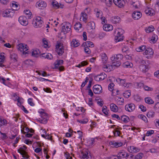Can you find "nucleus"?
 Instances as JSON below:
<instances>
[{
  "label": "nucleus",
  "instance_id": "obj_1",
  "mask_svg": "<svg viewBox=\"0 0 159 159\" xmlns=\"http://www.w3.org/2000/svg\"><path fill=\"white\" fill-rule=\"evenodd\" d=\"M33 25L35 28H40L43 25V21L41 17H35L33 21Z\"/></svg>",
  "mask_w": 159,
  "mask_h": 159
},
{
  "label": "nucleus",
  "instance_id": "obj_2",
  "mask_svg": "<svg viewBox=\"0 0 159 159\" xmlns=\"http://www.w3.org/2000/svg\"><path fill=\"white\" fill-rule=\"evenodd\" d=\"M17 49L22 52L23 54H28L29 52L28 51V47L27 45L23 43H20L17 46Z\"/></svg>",
  "mask_w": 159,
  "mask_h": 159
},
{
  "label": "nucleus",
  "instance_id": "obj_3",
  "mask_svg": "<svg viewBox=\"0 0 159 159\" xmlns=\"http://www.w3.org/2000/svg\"><path fill=\"white\" fill-rule=\"evenodd\" d=\"M82 158L84 159H90L91 158V153L87 148H84L81 151Z\"/></svg>",
  "mask_w": 159,
  "mask_h": 159
},
{
  "label": "nucleus",
  "instance_id": "obj_4",
  "mask_svg": "<svg viewBox=\"0 0 159 159\" xmlns=\"http://www.w3.org/2000/svg\"><path fill=\"white\" fill-rule=\"evenodd\" d=\"M56 48L57 53L59 56L62 55L64 53V48L62 44L60 42L57 41L56 46Z\"/></svg>",
  "mask_w": 159,
  "mask_h": 159
},
{
  "label": "nucleus",
  "instance_id": "obj_5",
  "mask_svg": "<svg viewBox=\"0 0 159 159\" xmlns=\"http://www.w3.org/2000/svg\"><path fill=\"white\" fill-rule=\"evenodd\" d=\"M27 147L25 145H24L22 147L20 148L17 151L18 152L20 153L24 158H29V156L27 154V152L25 150H26Z\"/></svg>",
  "mask_w": 159,
  "mask_h": 159
},
{
  "label": "nucleus",
  "instance_id": "obj_6",
  "mask_svg": "<svg viewBox=\"0 0 159 159\" xmlns=\"http://www.w3.org/2000/svg\"><path fill=\"white\" fill-rule=\"evenodd\" d=\"M14 14V11L12 9H7L4 11L2 13L3 17H12Z\"/></svg>",
  "mask_w": 159,
  "mask_h": 159
},
{
  "label": "nucleus",
  "instance_id": "obj_7",
  "mask_svg": "<svg viewBox=\"0 0 159 159\" xmlns=\"http://www.w3.org/2000/svg\"><path fill=\"white\" fill-rule=\"evenodd\" d=\"M63 61L62 60H57L54 63L55 68L58 69L60 71L64 70V67L61 66L63 63Z\"/></svg>",
  "mask_w": 159,
  "mask_h": 159
},
{
  "label": "nucleus",
  "instance_id": "obj_8",
  "mask_svg": "<svg viewBox=\"0 0 159 159\" xmlns=\"http://www.w3.org/2000/svg\"><path fill=\"white\" fill-rule=\"evenodd\" d=\"M71 27V24L69 22L66 23V25L62 26L61 32L65 34L70 30Z\"/></svg>",
  "mask_w": 159,
  "mask_h": 159
},
{
  "label": "nucleus",
  "instance_id": "obj_9",
  "mask_svg": "<svg viewBox=\"0 0 159 159\" xmlns=\"http://www.w3.org/2000/svg\"><path fill=\"white\" fill-rule=\"evenodd\" d=\"M153 51L152 49L149 47H146V49H145L144 54L145 55H149L147 57L148 59L152 58L153 54Z\"/></svg>",
  "mask_w": 159,
  "mask_h": 159
},
{
  "label": "nucleus",
  "instance_id": "obj_10",
  "mask_svg": "<svg viewBox=\"0 0 159 159\" xmlns=\"http://www.w3.org/2000/svg\"><path fill=\"white\" fill-rule=\"evenodd\" d=\"M18 21L21 25L24 26H26L28 24L27 18L23 16H21L19 18Z\"/></svg>",
  "mask_w": 159,
  "mask_h": 159
},
{
  "label": "nucleus",
  "instance_id": "obj_11",
  "mask_svg": "<svg viewBox=\"0 0 159 159\" xmlns=\"http://www.w3.org/2000/svg\"><path fill=\"white\" fill-rule=\"evenodd\" d=\"M93 91L95 94H99L102 92V88L100 85H95L93 87Z\"/></svg>",
  "mask_w": 159,
  "mask_h": 159
},
{
  "label": "nucleus",
  "instance_id": "obj_12",
  "mask_svg": "<svg viewBox=\"0 0 159 159\" xmlns=\"http://www.w3.org/2000/svg\"><path fill=\"white\" fill-rule=\"evenodd\" d=\"M135 107V105L132 103L126 104L125 106V110L129 112L133 111L134 110Z\"/></svg>",
  "mask_w": 159,
  "mask_h": 159
},
{
  "label": "nucleus",
  "instance_id": "obj_13",
  "mask_svg": "<svg viewBox=\"0 0 159 159\" xmlns=\"http://www.w3.org/2000/svg\"><path fill=\"white\" fill-rule=\"evenodd\" d=\"M47 6L46 3L43 1L40 0L37 2L36 4V7H38L40 9H43Z\"/></svg>",
  "mask_w": 159,
  "mask_h": 159
},
{
  "label": "nucleus",
  "instance_id": "obj_14",
  "mask_svg": "<svg viewBox=\"0 0 159 159\" xmlns=\"http://www.w3.org/2000/svg\"><path fill=\"white\" fill-rule=\"evenodd\" d=\"M142 14L141 12L138 11H134L132 13V18L135 20H138L142 16Z\"/></svg>",
  "mask_w": 159,
  "mask_h": 159
},
{
  "label": "nucleus",
  "instance_id": "obj_15",
  "mask_svg": "<svg viewBox=\"0 0 159 159\" xmlns=\"http://www.w3.org/2000/svg\"><path fill=\"white\" fill-rule=\"evenodd\" d=\"M106 76L104 73H102L95 76L94 79L96 81H101L104 80L106 77Z\"/></svg>",
  "mask_w": 159,
  "mask_h": 159
},
{
  "label": "nucleus",
  "instance_id": "obj_16",
  "mask_svg": "<svg viewBox=\"0 0 159 159\" xmlns=\"http://www.w3.org/2000/svg\"><path fill=\"white\" fill-rule=\"evenodd\" d=\"M128 151L130 153H133L139 152V149L134 146H130L128 147Z\"/></svg>",
  "mask_w": 159,
  "mask_h": 159
},
{
  "label": "nucleus",
  "instance_id": "obj_17",
  "mask_svg": "<svg viewBox=\"0 0 159 159\" xmlns=\"http://www.w3.org/2000/svg\"><path fill=\"white\" fill-rule=\"evenodd\" d=\"M117 156L118 159H122V158H125V159H126V158L129 155L127 153L124 152H119Z\"/></svg>",
  "mask_w": 159,
  "mask_h": 159
},
{
  "label": "nucleus",
  "instance_id": "obj_18",
  "mask_svg": "<svg viewBox=\"0 0 159 159\" xmlns=\"http://www.w3.org/2000/svg\"><path fill=\"white\" fill-rule=\"evenodd\" d=\"M145 12L148 16H152L155 14V11L152 9L147 7L145 10Z\"/></svg>",
  "mask_w": 159,
  "mask_h": 159
},
{
  "label": "nucleus",
  "instance_id": "obj_19",
  "mask_svg": "<svg viewBox=\"0 0 159 159\" xmlns=\"http://www.w3.org/2000/svg\"><path fill=\"white\" fill-rule=\"evenodd\" d=\"M52 4L53 7L55 9H58L59 8H62L63 7V5L59 3L56 1L53 0Z\"/></svg>",
  "mask_w": 159,
  "mask_h": 159
},
{
  "label": "nucleus",
  "instance_id": "obj_20",
  "mask_svg": "<svg viewBox=\"0 0 159 159\" xmlns=\"http://www.w3.org/2000/svg\"><path fill=\"white\" fill-rule=\"evenodd\" d=\"M116 81L118 83H120V84L125 87L127 88L129 86V84L125 83V80H123L120 78H118L116 80Z\"/></svg>",
  "mask_w": 159,
  "mask_h": 159
},
{
  "label": "nucleus",
  "instance_id": "obj_21",
  "mask_svg": "<svg viewBox=\"0 0 159 159\" xmlns=\"http://www.w3.org/2000/svg\"><path fill=\"white\" fill-rule=\"evenodd\" d=\"M115 4L119 7H122L124 6V2L123 0H113Z\"/></svg>",
  "mask_w": 159,
  "mask_h": 159
},
{
  "label": "nucleus",
  "instance_id": "obj_22",
  "mask_svg": "<svg viewBox=\"0 0 159 159\" xmlns=\"http://www.w3.org/2000/svg\"><path fill=\"white\" fill-rule=\"evenodd\" d=\"M109 144L110 145H112L113 147L116 148L121 146L123 145V143L121 142H116L115 141H110Z\"/></svg>",
  "mask_w": 159,
  "mask_h": 159
},
{
  "label": "nucleus",
  "instance_id": "obj_23",
  "mask_svg": "<svg viewBox=\"0 0 159 159\" xmlns=\"http://www.w3.org/2000/svg\"><path fill=\"white\" fill-rule=\"evenodd\" d=\"M104 30L107 31H109L112 30L113 29V26L110 24L104 25L103 27Z\"/></svg>",
  "mask_w": 159,
  "mask_h": 159
},
{
  "label": "nucleus",
  "instance_id": "obj_24",
  "mask_svg": "<svg viewBox=\"0 0 159 159\" xmlns=\"http://www.w3.org/2000/svg\"><path fill=\"white\" fill-rule=\"evenodd\" d=\"M123 57V55L121 54H118L116 55L115 56L114 55L111 57V60H118L117 61H120V60H121Z\"/></svg>",
  "mask_w": 159,
  "mask_h": 159
},
{
  "label": "nucleus",
  "instance_id": "obj_25",
  "mask_svg": "<svg viewBox=\"0 0 159 159\" xmlns=\"http://www.w3.org/2000/svg\"><path fill=\"white\" fill-rule=\"evenodd\" d=\"M80 43L78 40L76 39H73L71 42V46L73 47H76L80 45Z\"/></svg>",
  "mask_w": 159,
  "mask_h": 159
},
{
  "label": "nucleus",
  "instance_id": "obj_26",
  "mask_svg": "<svg viewBox=\"0 0 159 159\" xmlns=\"http://www.w3.org/2000/svg\"><path fill=\"white\" fill-rule=\"evenodd\" d=\"M7 122V121L5 119L0 116V127L6 126Z\"/></svg>",
  "mask_w": 159,
  "mask_h": 159
},
{
  "label": "nucleus",
  "instance_id": "obj_27",
  "mask_svg": "<svg viewBox=\"0 0 159 159\" xmlns=\"http://www.w3.org/2000/svg\"><path fill=\"white\" fill-rule=\"evenodd\" d=\"M115 100L117 103L120 105H122L124 102L123 98L117 96L116 97Z\"/></svg>",
  "mask_w": 159,
  "mask_h": 159
},
{
  "label": "nucleus",
  "instance_id": "obj_28",
  "mask_svg": "<svg viewBox=\"0 0 159 159\" xmlns=\"http://www.w3.org/2000/svg\"><path fill=\"white\" fill-rule=\"evenodd\" d=\"M120 19L118 16H114L111 18L110 20L112 23L115 24L119 22Z\"/></svg>",
  "mask_w": 159,
  "mask_h": 159
},
{
  "label": "nucleus",
  "instance_id": "obj_29",
  "mask_svg": "<svg viewBox=\"0 0 159 159\" xmlns=\"http://www.w3.org/2000/svg\"><path fill=\"white\" fill-rule=\"evenodd\" d=\"M111 110L115 112L118 111V107L114 103H111L110 105Z\"/></svg>",
  "mask_w": 159,
  "mask_h": 159
},
{
  "label": "nucleus",
  "instance_id": "obj_30",
  "mask_svg": "<svg viewBox=\"0 0 159 159\" xmlns=\"http://www.w3.org/2000/svg\"><path fill=\"white\" fill-rule=\"evenodd\" d=\"M103 70L106 72H110L113 69L111 65H104L103 66Z\"/></svg>",
  "mask_w": 159,
  "mask_h": 159
},
{
  "label": "nucleus",
  "instance_id": "obj_31",
  "mask_svg": "<svg viewBox=\"0 0 159 159\" xmlns=\"http://www.w3.org/2000/svg\"><path fill=\"white\" fill-rule=\"evenodd\" d=\"M87 18L88 16L86 13L85 12H82L81 13V17L80 19V20L86 22Z\"/></svg>",
  "mask_w": 159,
  "mask_h": 159
},
{
  "label": "nucleus",
  "instance_id": "obj_32",
  "mask_svg": "<svg viewBox=\"0 0 159 159\" xmlns=\"http://www.w3.org/2000/svg\"><path fill=\"white\" fill-rule=\"evenodd\" d=\"M40 52L38 49L33 50L31 52L32 55L35 57H37L39 56Z\"/></svg>",
  "mask_w": 159,
  "mask_h": 159
},
{
  "label": "nucleus",
  "instance_id": "obj_33",
  "mask_svg": "<svg viewBox=\"0 0 159 159\" xmlns=\"http://www.w3.org/2000/svg\"><path fill=\"white\" fill-rule=\"evenodd\" d=\"M101 59L102 62L104 63H106L107 61V57L105 53L101 54Z\"/></svg>",
  "mask_w": 159,
  "mask_h": 159
},
{
  "label": "nucleus",
  "instance_id": "obj_34",
  "mask_svg": "<svg viewBox=\"0 0 159 159\" xmlns=\"http://www.w3.org/2000/svg\"><path fill=\"white\" fill-rule=\"evenodd\" d=\"M112 61L111 66L112 67H119L121 64V63L120 61H117L116 60H111Z\"/></svg>",
  "mask_w": 159,
  "mask_h": 159
},
{
  "label": "nucleus",
  "instance_id": "obj_35",
  "mask_svg": "<svg viewBox=\"0 0 159 159\" xmlns=\"http://www.w3.org/2000/svg\"><path fill=\"white\" fill-rule=\"evenodd\" d=\"M74 28L77 31H79L80 30H82V25L80 22L76 23L74 26Z\"/></svg>",
  "mask_w": 159,
  "mask_h": 159
},
{
  "label": "nucleus",
  "instance_id": "obj_36",
  "mask_svg": "<svg viewBox=\"0 0 159 159\" xmlns=\"http://www.w3.org/2000/svg\"><path fill=\"white\" fill-rule=\"evenodd\" d=\"M139 68L144 73L147 71L148 70V66L144 65H140L139 66Z\"/></svg>",
  "mask_w": 159,
  "mask_h": 159
},
{
  "label": "nucleus",
  "instance_id": "obj_37",
  "mask_svg": "<svg viewBox=\"0 0 159 159\" xmlns=\"http://www.w3.org/2000/svg\"><path fill=\"white\" fill-rule=\"evenodd\" d=\"M95 24L93 21H90L88 24V28L90 30H93L95 29Z\"/></svg>",
  "mask_w": 159,
  "mask_h": 159
},
{
  "label": "nucleus",
  "instance_id": "obj_38",
  "mask_svg": "<svg viewBox=\"0 0 159 159\" xmlns=\"http://www.w3.org/2000/svg\"><path fill=\"white\" fill-rule=\"evenodd\" d=\"M123 66L124 67L131 68L133 66V64L129 61H126L123 63Z\"/></svg>",
  "mask_w": 159,
  "mask_h": 159
},
{
  "label": "nucleus",
  "instance_id": "obj_39",
  "mask_svg": "<svg viewBox=\"0 0 159 159\" xmlns=\"http://www.w3.org/2000/svg\"><path fill=\"white\" fill-rule=\"evenodd\" d=\"M120 119L125 123H127L129 120V117L126 116L124 115L121 116Z\"/></svg>",
  "mask_w": 159,
  "mask_h": 159
},
{
  "label": "nucleus",
  "instance_id": "obj_40",
  "mask_svg": "<svg viewBox=\"0 0 159 159\" xmlns=\"http://www.w3.org/2000/svg\"><path fill=\"white\" fill-rule=\"evenodd\" d=\"M146 46L145 45H142L136 48L135 50L138 52H143L146 49Z\"/></svg>",
  "mask_w": 159,
  "mask_h": 159
},
{
  "label": "nucleus",
  "instance_id": "obj_41",
  "mask_svg": "<svg viewBox=\"0 0 159 159\" xmlns=\"http://www.w3.org/2000/svg\"><path fill=\"white\" fill-rule=\"evenodd\" d=\"M43 57L45 58L51 60L52 58V56L51 53H44L43 55Z\"/></svg>",
  "mask_w": 159,
  "mask_h": 159
},
{
  "label": "nucleus",
  "instance_id": "obj_42",
  "mask_svg": "<svg viewBox=\"0 0 159 159\" xmlns=\"http://www.w3.org/2000/svg\"><path fill=\"white\" fill-rule=\"evenodd\" d=\"M157 39V36L155 34H154L152 35L151 38V39L150 40V42L151 43H155Z\"/></svg>",
  "mask_w": 159,
  "mask_h": 159
},
{
  "label": "nucleus",
  "instance_id": "obj_43",
  "mask_svg": "<svg viewBox=\"0 0 159 159\" xmlns=\"http://www.w3.org/2000/svg\"><path fill=\"white\" fill-rule=\"evenodd\" d=\"M144 100L146 103L149 104H152L154 103V101L150 97H146L145 98Z\"/></svg>",
  "mask_w": 159,
  "mask_h": 159
},
{
  "label": "nucleus",
  "instance_id": "obj_44",
  "mask_svg": "<svg viewBox=\"0 0 159 159\" xmlns=\"http://www.w3.org/2000/svg\"><path fill=\"white\" fill-rule=\"evenodd\" d=\"M25 15L28 18H31L32 17V14L31 12L29 10H25L24 11Z\"/></svg>",
  "mask_w": 159,
  "mask_h": 159
},
{
  "label": "nucleus",
  "instance_id": "obj_45",
  "mask_svg": "<svg viewBox=\"0 0 159 159\" xmlns=\"http://www.w3.org/2000/svg\"><path fill=\"white\" fill-rule=\"evenodd\" d=\"M154 30V28L153 26L151 25L148 27L146 28L145 29V31L147 33H149L153 31Z\"/></svg>",
  "mask_w": 159,
  "mask_h": 159
},
{
  "label": "nucleus",
  "instance_id": "obj_46",
  "mask_svg": "<svg viewBox=\"0 0 159 159\" xmlns=\"http://www.w3.org/2000/svg\"><path fill=\"white\" fill-rule=\"evenodd\" d=\"M94 11L96 14V16L97 18L99 17L100 15H102V11L99 9L97 8L94 9Z\"/></svg>",
  "mask_w": 159,
  "mask_h": 159
},
{
  "label": "nucleus",
  "instance_id": "obj_47",
  "mask_svg": "<svg viewBox=\"0 0 159 159\" xmlns=\"http://www.w3.org/2000/svg\"><path fill=\"white\" fill-rule=\"evenodd\" d=\"M11 7L13 8L12 9L14 11V10H17L19 8L18 5L16 4V2H15L12 3Z\"/></svg>",
  "mask_w": 159,
  "mask_h": 159
},
{
  "label": "nucleus",
  "instance_id": "obj_48",
  "mask_svg": "<svg viewBox=\"0 0 159 159\" xmlns=\"http://www.w3.org/2000/svg\"><path fill=\"white\" fill-rule=\"evenodd\" d=\"M155 112L153 111H150L147 114V116L149 118H152L155 115Z\"/></svg>",
  "mask_w": 159,
  "mask_h": 159
},
{
  "label": "nucleus",
  "instance_id": "obj_49",
  "mask_svg": "<svg viewBox=\"0 0 159 159\" xmlns=\"http://www.w3.org/2000/svg\"><path fill=\"white\" fill-rule=\"evenodd\" d=\"M94 139L91 138L88 140L87 144L88 146H92L94 143Z\"/></svg>",
  "mask_w": 159,
  "mask_h": 159
},
{
  "label": "nucleus",
  "instance_id": "obj_50",
  "mask_svg": "<svg viewBox=\"0 0 159 159\" xmlns=\"http://www.w3.org/2000/svg\"><path fill=\"white\" fill-rule=\"evenodd\" d=\"M138 117L139 118L143 120L145 123H147L148 121L147 117L143 115H139Z\"/></svg>",
  "mask_w": 159,
  "mask_h": 159
},
{
  "label": "nucleus",
  "instance_id": "obj_51",
  "mask_svg": "<svg viewBox=\"0 0 159 159\" xmlns=\"http://www.w3.org/2000/svg\"><path fill=\"white\" fill-rule=\"evenodd\" d=\"M83 44H84V45H85L86 47H88L92 48L94 46L93 43L90 41H87L85 43H84Z\"/></svg>",
  "mask_w": 159,
  "mask_h": 159
},
{
  "label": "nucleus",
  "instance_id": "obj_52",
  "mask_svg": "<svg viewBox=\"0 0 159 159\" xmlns=\"http://www.w3.org/2000/svg\"><path fill=\"white\" fill-rule=\"evenodd\" d=\"M123 39V36H116L115 40L116 42H118L122 41Z\"/></svg>",
  "mask_w": 159,
  "mask_h": 159
},
{
  "label": "nucleus",
  "instance_id": "obj_53",
  "mask_svg": "<svg viewBox=\"0 0 159 159\" xmlns=\"http://www.w3.org/2000/svg\"><path fill=\"white\" fill-rule=\"evenodd\" d=\"M124 96L126 98H129L131 95L130 90H127L125 91L123 93Z\"/></svg>",
  "mask_w": 159,
  "mask_h": 159
},
{
  "label": "nucleus",
  "instance_id": "obj_54",
  "mask_svg": "<svg viewBox=\"0 0 159 159\" xmlns=\"http://www.w3.org/2000/svg\"><path fill=\"white\" fill-rule=\"evenodd\" d=\"M117 33L116 36H123L122 35L124 33V30L118 28L117 30Z\"/></svg>",
  "mask_w": 159,
  "mask_h": 159
},
{
  "label": "nucleus",
  "instance_id": "obj_55",
  "mask_svg": "<svg viewBox=\"0 0 159 159\" xmlns=\"http://www.w3.org/2000/svg\"><path fill=\"white\" fill-rule=\"evenodd\" d=\"M129 48L127 46H125L122 49V51L123 52H125L127 54L129 53Z\"/></svg>",
  "mask_w": 159,
  "mask_h": 159
},
{
  "label": "nucleus",
  "instance_id": "obj_56",
  "mask_svg": "<svg viewBox=\"0 0 159 159\" xmlns=\"http://www.w3.org/2000/svg\"><path fill=\"white\" fill-rule=\"evenodd\" d=\"M102 111L104 114L106 116H108V112L107 110V107L106 106H104L102 108Z\"/></svg>",
  "mask_w": 159,
  "mask_h": 159
},
{
  "label": "nucleus",
  "instance_id": "obj_57",
  "mask_svg": "<svg viewBox=\"0 0 159 159\" xmlns=\"http://www.w3.org/2000/svg\"><path fill=\"white\" fill-rule=\"evenodd\" d=\"M17 55L14 53H13L11 55L10 57L11 59L12 60H13L14 61H16V59L17 58Z\"/></svg>",
  "mask_w": 159,
  "mask_h": 159
},
{
  "label": "nucleus",
  "instance_id": "obj_58",
  "mask_svg": "<svg viewBox=\"0 0 159 159\" xmlns=\"http://www.w3.org/2000/svg\"><path fill=\"white\" fill-rule=\"evenodd\" d=\"M114 86V84L113 83H111L108 86L109 90L110 91H113V93L114 92V91L113 90V87Z\"/></svg>",
  "mask_w": 159,
  "mask_h": 159
},
{
  "label": "nucleus",
  "instance_id": "obj_59",
  "mask_svg": "<svg viewBox=\"0 0 159 159\" xmlns=\"http://www.w3.org/2000/svg\"><path fill=\"white\" fill-rule=\"evenodd\" d=\"M139 108L140 109L141 111L143 112H145L147 110L146 107L142 105H140L139 106Z\"/></svg>",
  "mask_w": 159,
  "mask_h": 159
},
{
  "label": "nucleus",
  "instance_id": "obj_60",
  "mask_svg": "<svg viewBox=\"0 0 159 159\" xmlns=\"http://www.w3.org/2000/svg\"><path fill=\"white\" fill-rule=\"evenodd\" d=\"M143 156L142 153H140L138 154L135 157V159H141Z\"/></svg>",
  "mask_w": 159,
  "mask_h": 159
},
{
  "label": "nucleus",
  "instance_id": "obj_61",
  "mask_svg": "<svg viewBox=\"0 0 159 159\" xmlns=\"http://www.w3.org/2000/svg\"><path fill=\"white\" fill-rule=\"evenodd\" d=\"M113 133L115 136H117L120 135V132L117 130L115 129V130L113 131Z\"/></svg>",
  "mask_w": 159,
  "mask_h": 159
},
{
  "label": "nucleus",
  "instance_id": "obj_62",
  "mask_svg": "<svg viewBox=\"0 0 159 159\" xmlns=\"http://www.w3.org/2000/svg\"><path fill=\"white\" fill-rule=\"evenodd\" d=\"M28 103L32 106H34V104L33 102V99L31 98H29L28 99Z\"/></svg>",
  "mask_w": 159,
  "mask_h": 159
},
{
  "label": "nucleus",
  "instance_id": "obj_63",
  "mask_svg": "<svg viewBox=\"0 0 159 159\" xmlns=\"http://www.w3.org/2000/svg\"><path fill=\"white\" fill-rule=\"evenodd\" d=\"M84 51L85 52L88 54H89L91 53L90 49L88 47H85L84 48Z\"/></svg>",
  "mask_w": 159,
  "mask_h": 159
},
{
  "label": "nucleus",
  "instance_id": "obj_64",
  "mask_svg": "<svg viewBox=\"0 0 159 159\" xmlns=\"http://www.w3.org/2000/svg\"><path fill=\"white\" fill-rule=\"evenodd\" d=\"M105 159H118L117 156L112 155L111 156L107 157Z\"/></svg>",
  "mask_w": 159,
  "mask_h": 159
}]
</instances>
